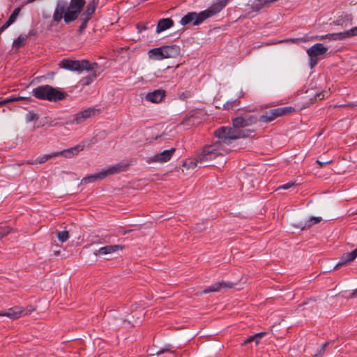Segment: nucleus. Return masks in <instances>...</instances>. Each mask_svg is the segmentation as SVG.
Returning a JSON list of instances; mask_svg holds the SVG:
<instances>
[{
  "label": "nucleus",
  "mask_w": 357,
  "mask_h": 357,
  "mask_svg": "<svg viewBox=\"0 0 357 357\" xmlns=\"http://www.w3.org/2000/svg\"><path fill=\"white\" fill-rule=\"evenodd\" d=\"M89 20V17H86L84 20V22L82 24V25L80 26V29H83L85 28L86 26V24L87 23Z\"/></svg>",
  "instance_id": "obj_42"
},
{
  "label": "nucleus",
  "mask_w": 357,
  "mask_h": 357,
  "mask_svg": "<svg viewBox=\"0 0 357 357\" xmlns=\"http://www.w3.org/2000/svg\"><path fill=\"white\" fill-rule=\"evenodd\" d=\"M294 111V109L292 107H279L275 108V112H278V116H281L287 114H290Z\"/></svg>",
  "instance_id": "obj_28"
},
{
  "label": "nucleus",
  "mask_w": 357,
  "mask_h": 357,
  "mask_svg": "<svg viewBox=\"0 0 357 357\" xmlns=\"http://www.w3.org/2000/svg\"><path fill=\"white\" fill-rule=\"evenodd\" d=\"M11 231V228L7 226H0V239L7 236Z\"/></svg>",
  "instance_id": "obj_30"
},
{
  "label": "nucleus",
  "mask_w": 357,
  "mask_h": 357,
  "mask_svg": "<svg viewBox=\"0 0 357 357\" xmlns=\"http://www.w3.org/2000/svg\"><path fill=\"white\" fill-rule=\"evenodd\" d=\"M206 165L203 160H199V154L194 158L186 160L183 164V166L187 169H194L196 167L200 168Z\"/></svg>",
  "instance_id": "obj_21"
},
{
  "label": "nucleus",
  "mask_w": 357,
  "mask_h": 357,
  "mask_svg": "<svg viewBox=\"0 0 357 357\" xmlns=\"http://www.w3.org/2000/svg\"><path fill=\"white\" fill-rule=\"evenodd\" d=\"M295 185V183L293 182V181H291V182H289L287 183H285L284 185H282L280 186H279L278 188V190H280V189H282V190H287L293 186Z\"/></svg>",
  "instance_id": "obj_34"
},
{
  "label": "nucleus",
  "mask_w": 357,
  "mask_h": 357,
  "mask_svg": "<svg viewBox=\"0 0 357 357\" xmlns=\"http://www.w3.org/2000/svg\"><path fill=\"white\" fill-rule=\"evenodd\" d=\"M123 247L120 245H110L101 247L95 252L96 256H104L113 254L119 250H122Z\"/></svg>",
  "instance_id": "obj_18"
},
{
  "label": "nucleus",
  "mask_w": 357,
  "mask_h": 357,
  "mask_svg": "<svg viewBox=\"0 0 357 357\" xmlns=\"http://www.w3.org/2000/svg\"><path fill=\"white\" fill-rule=\"evenodd\" d=\"M96 112L95 109L88 108L79 112H77L74 115V121L77 124H80L85 121L87 119L94 115Z\"/></svg>",
  "instance_id": "obj_19"
},
{
  "label": "nucleus",
  "mask_w": 357,
  "mask_h": 357,
  "mask_svg": "<svg viewBox=\"0 0 357 357\" xmlns=\"http://www.w3.org/2000/svg\"><path fill=\"white\" fill-rule=\"evenodd\" d=\"M165 96V90L157 89L152 92L148 93L145 96V99L146 100L153 103H159L163 100Z\"/></svg>",
  "instance_id": "obj_17"
},
{
  "label": "nucleus",
  "mask_w": 357,
  "mask_h": 357,
  "mask_svg": "<svg viewBox=\"0 0 357 357\" xmlns=\"http://www.w3.org/2000/svg\"><path fill=\"white\" fill-rule=\"evenodd\" d=\"M180 47L176 45H165L151 49L148 52V56L151 60L160 61L175 58L180 54Z\"/></svg>",
  "instance_id": "obj_4"
},
{
  "label": "nucleus",
  "mask_w": 357,
  "mask_h": 357,
  "mask_svg": "<svg viewBox=\"0 0 357 357\" xmlns=\"http://www.w3.org/2000/svg\"><path fill=\"white\" fill-rule=\"evenodd\" d=\"M20 12V8H15L11 15L9 17L8 21L4 24V28H8L10 25H11L16 20V17L19 15Z\"/></svg>",
  "instance_id": "obj_26"
},
{
  "label": "nucleus",
  "mask_w": 357,
  "mask_h": 357,
  "mask_svg": "<svg viewBox=\"0 0 357 357\" xmlns=\"http://www.w3.org/2000/svg\"><path fill=\"white\" fill-rule=\"evenodd\" d=\"M84 146L82 144H79L76 146L65 149L61 151L54 152L53 155H56V157L61 156L66 158H72L74 156L77 155L79 152L82 151L84 149Z\"/></svg>",
  "instance_id": "obj_13"
},
{
  "label": "nucleus",
  "mask_w": 357,
  "mask_h": 357,
  "mask_svg": "<svg viewBox=\"0 0 357 357\" xmlns=\"http://www.w3.org/2000/svg\"><path fill=\"white\" fill-rule=\"evenodd\" d=\"M328 48L322 43H316L306 50L310 58L309 64L311 69H313L317 64L319 60L327 53Z\"/></svg>",
  "instance_id": "obj_10"
},
{
  "label": "nucleus",
  "mask_w": 357,
  "mask_h": 357,
  "mask_svg": "<svg viewBox=\"0 0 357 357\" xmlns=\"http://www.w3.org/2000/svg\"><path fill=\"white\" fill-rule=\"evenodd\" d=\"M128 165L116 164L115 165L107 167V169H102L99 172L94 174L85 176L82 179L81 183L86 184L89 183H93L96 181L102 180L108 176L119 174L127 169Z\"/></svg>",
  "instance_id": "obj_7"
},
{
  "label": "nucleus",
  "mask_w": 357,
  "mask_h": 357,
  "mask_svg": "<svg viewBox=\"0 0 357 357\" xmlns=\"http://www.w3.org/2000/svg\"><path fill=\"white\" fill-rule=\"evenodd\" d=\"M315 99H319V100H321L324 98V94H322L321 93H317L315 95Z\"/></svg>",
  "instance_id": "obj_41"
},
{
  "label": "nucleus",
  "mask_w": 357,
  "mask_h": 357,
  "mask_svg": "<svg viewBox=\"0 0 357 357\" xmlns=\"http://www.w3.org/2000/svg\"><path fill=\"white\" fill-rule=\"evenodd\" d=\"M257 339L255 338V335H252L249 337H248L243 343L242 344H246L248 343H250L251 342H256Z\"/></svg>",
  "instance_id": "obj_37"
},
{
  "label": "nucleus",
  "mask_w": 357,
  "mask_h": 357,
  "mask_svg": "<svg viewBox=\"0 0 357 357\" xmlns=\"http://www.w3.org/2000/svg\"><path fill=\"white\" fill-rule=\"evenodd\" d=\"M27 39V36L26 35H20L16 40L13 41V46L14 48L19 49L22 46L24 45L26 40Z\"/></svg>",
  "instance_id": "obj_27"
},
{
  "label": "nucleus",
  "mask_w": 357,
  "mask_h": 357,
  "mask_svg": "<svg viewBox=\"0 0 357 357\" xmlns=\"http://www.w3.org/2000/svg\"><path fill=\"white\" fill-rule=\"evenodd\" d=\"M332 162V160H327V161H321L319 160H317V163H318L320 166V167H324L326 165L330 164Z\"/></svg>",
  "instance_id": "obj_39"
},
{
  "label": "nucleus",
  "mask_w": 357,
  "mask_h": 357,
  "mask_svg": "<svg viewBox=\"0 0 357 357\" xmlns=\"http://www.w3.org/2000/svg\"><path fill=\"white\" fill-rule=\"evenodd\" d=\"M54 157H56V155H53V153L51 154H46L38 157L35 160H29L27 162V163L31 165L43 164L47 161L49 159Z\"/></svg>",
  "instance_id": "obj_25"
},
{
  "label": "nucleus",
  "mask_w": 357,
  "mask_h": 357,
  "mask_svg": "<svg viewBox=\"0 0 357 357\" xmlns=\"http://www.w3.org/2000/svg\"><path fill=\"white\" fill-rule=\"evenodd\" d=\"M233 103L234 104V105H235V106H237V105H238V104H239V101H238L237 100H235L233 102Z\"/></svg>",
  "instance_id": "obj_46"
},
{
  "label": "nucleus",
  "mask_w": 357,
  "mask_h": 357,
  "mask_svg": "<svg viewBox=\"0 0 357 357\" xmlns=\"http://www.w3.org/2000/svg\"><path fill=\"white\" fill-rule=\"evenodd\" d=\"M228 1L229 0H218L213 6L204 11L199 13L194 12L189 13L181 19L180 23L183 26L190 23L193 25L199 24L205 20L219 13L227 5Z\"/></svg>",
  "instance_id": "obj_2"
},
{
  "label": "nucleus",
  "mask_w": 357,
  "mask_h": 357,
  "mask_svg": "<svg viewBox=\"0 0 357 357\" xmlns=\"http://www.w3.org/2000/svg\"><path fill=\"white\" fill-rule=\"evenodd\" d=\"M59 66L71 71L82 72L84 70L94 69L96 67V62H90L87 60L63 59L59 62Z\"/></svg>",
  "instance_id": "obj_8"
},
{
  "label": "nucleus",
  "mask_w": 357,
  "mask_h": 357,
  "mask_svg": "<svg viewBox=\"0 0 357 357\" xmlns=\"http://www.w3.org/2000/svg\"><path fill=\"white\" fill-rule=\"evenodd\" d=\"M299 43V38H290V39H287V40H280V41H275V42H273V43H271L270 44L271 45H275V44H278V43Z\"/></svg>",
  "instance_id": "obj_32"
},
{
  "label": "nucleus",
  "mask_w": 357,
  "mask_h": 357,
  "mask_svg": "<svg viewBox=\"0 0 357 357\" xmlns=\"http://www.w3.org/2000/svg\"><path fill=\"white\" fill-rule=\"evenodd\" d=\"M33 310V309H29L28 312H24V311L21 310V308L18 307H15L8 309L6 312H0V316H5L11 319H19L23 314H27L31 313Z\"/></svg>",
  "instance_id": "obj_16"
},
{
  "label": "nucleus",
  "mask_w": 357,
  "mask_h": 357,
  "mask_svg": "<svg viewBox=\"0 0 357 357\" xmlns=\"http://www.w3.org/2000/svg\"><path fill=\"white\" fill-rule=\"evenodd\" d=\"M174 22L169 18H163L158 21L156 26V33H160L172 27Z\"/></svg>",
  "instance_id": "obj_23"
},
{
  "label": "nucleus",
  "mask_w": 357,
  "mask_h": 357,
  "mask_svg": "<svg viewBox=\"0 0 357 357\" xmlns=\"http://www.w3.org/2000/svg\"><path fill=\"white\" fill-rule=\"evenodd\" d=\"M170 348H171L170 345L166 346L163 349H161L158 350V351H156L155 354L156 355H160V354H163L165 352H169V351H170L172 354H174V351H170Z\"/></svg>",
  "instance_id": "obj_35"
},
{
  "label": "nucleus",
  "mask_w": 357,
  "mask_h": 357,
  "mask_svg": "<svg viewBox=\"0 0 357 357\" xmlns=\"http://www.w3.org/2000/svg\"><path fill=\"white\" fill-rule=\"evenodd\" d=\"M277 117H279L278 114L275 112V109H273L260 116L257 120L262 123H268L273 121Z\"/></svg>",
  "instance_id": "obj_24"
},
{
  "label": "nucleus",
  "mask_w": 357,
  "mask_h": 357,
  "mask_svg": "<svg viewBox=\"0 0 357 357\" xmlns=\"http://www.w3.org/2000/svg\"><path fill=\"white\" fill-rule=\"evenodd\" d=\"M321 217H311L305 222H300L297 224H294V226L296 228L305 229L310 228L312 225L317 224L321 221Z\"/></svg>",
  "instance_id": "obj_22"
},
{
  "label": "nucleus",
  "mask_w": 357,
  "mask_h": 357,
  "mask_svg": "<svg viewBox=\"0 0 357 357\" xmlns=\"http://www.w3.org/2000/svg\"><path fill=\"white\" fill-rule=\"evenodd\" d=\"M257 121V118L252 115H245L243 116H238L232 120V126L235 129L239 131L246 132V137L250 136L254 130L245 128L250 126Z\"/></svg>",
  "instance_id": "obj_9"
},
{
  "label": "nucleus",
  "mask_w": 357,
  "mask_h": 357,
  "mask_svg": "<svg viewBox=\"0 0 357 357\" xmlns=\"http://www.w3.org/2000/svg\"><path fill=\"white\" fill-rule=\"evenodd\" d=\"M214 135L221 143L227 144L229 148L231 141L246 137V132L239 131L232 127H220L214 132Z\"/></svg>",
  "instance_id": "obj_5"
},
{
  "label": "nucleus",
  "mask_w": 357,
  "mask_h": 357,
  "mask_svg": "<svg viewBox=\"0 0 357 357\" xmlns=\"http://www.w3.org/2000/svg\"><path fill=\"white\" fill-rule=\"evenodd\" d=\"M230 105H231V102H227L225 105V107H227L228 109H230Z\"/></svg>",
  "instance_id": "obj_44"
},
{
  "label": "nucleus",
  "mask_w": 357,
  "mask_h": 357,
  "mask_svg": "<svg viewBox=\"0 0 357 357\" xmlns=\"http://www.w3.org/2000/svg\"><path fill=\"white\" fill-rule=\"evenodd\" d=\"M6 29V28H4V24H3L1 27H0V33H1L3 30H5Z\"/></svg>",
  "instance_id": "obj_47"
},
{
  "label": "nucleus",
  "mask_w": 357,
  "mask_h": 357,
  "mask_svg": "<svg viewBox=\"0 0 357 357\" xmlns=\"http://www.w3.org/2000/svg\"><path fill=\"white\" fill-rule=\"evenodd\" d=\"M32 93L36 98L54 102L61 100L65 97L63 92L50 85L38 86L33 89Z\"/></svg>",
  "instance_id": "obj_6"
},
{
  "label": "nucleus",
  "mask_w": 357,
  "mask_h": 357,
  "mask_svg": "<svg viewBox=\"0 0 357 357\" xmlns=\"http://www.w3.org/2000/svg\"><path fill=\"white\" fill-rule=\"evenodd\" d=\"M176 149L172 148L169 150H165L160 153H157L148 160L149 162L163 163L169 161L174 153Z\"/></svg>",
  "instance_id": "obj_12"
},
{
  "label": "nucleus",
  "mask_w": 357,
  "mask_h": 357,
  "mask_svg": "<svg viewBox=\"0 0 357 357\" xmlns=\"http://www.w3.org/2000/svg\"><path fill=\"white\" fill-rule=\"evenodd\" d=\"M328 343H327V342H326V343H325V344H324L321 346V347L320 350L319 351V353H318L317 354H316V355H315V356H320V355H321V354H323V352L324 351L325 348H326V347L328 345Z\"/></svg>",
  "instance_id": "obj_40"
},
{
  "label": "nucleus",
  "mask_w": 357,
  "mask_h": 357,
  "mask_svg": "<svg viewBox=\"0 0 357 357\" xmlns=\"http://www.w3.org/2000/svg\"><path fill=\"white\" fill-rule=\"evenodd\" d=\"M356 257H357V248L351 252H347V253L344 254L341 257L339 262L334 267V269L338 268L339 267L346 264L347 263L354 261Z\"/></svg>",
  "instance_id": "obj_20"
},
{
  "label": "nucleus",
  "mask_w": 357,
  "mask_h": 357,
  "mask_svg": "<svg viewBox=\"0 0 357 357\" xmlns=\"http://www.w3.org/2000/svg\"><path fill=\"white\" fill-rule=\"evenodd\" d=\"M98 0H92L91 1H90L89 3H90L91 5H92L93 7H96V6L98 5Z\"/></svg>",
  "instance_id": "obj_43"
},
{
  "label": "nucleus",
  "mask_w": 357,
  "mask_h": 357,
  "mask_svg": "<svg viewBox=\"0 0 357 357\" xmlns=\"http://www.w3.org/2000/svg\"><path fill=\"white\" fill-rule=\"evenodd\" d=\"M353 296H357V289L354 291L352 293Z\"/></svg>",
  "instance_id": "obj_45"
},
{
  "label": "nucleus",
  "mask_w": 357,
  "mask_h": 357,
  "mask_svg": "<svg viewBox=\"0 0 357 357\" xmlns=\"http://www.w3.org/2000/svg\"><path fill=\"white\" fill-rule=\"evenodd\" d=\"M95 10H96L95 7H93L90 3H88V5L86 6V13L84 15H86V17H88L89 15H90L94 13Z\"/></svg>",
  "instance_id": "obj_33"
},
{
  "label": "nucleus",
  "mask_w": 357,
  "mask_h": 357,
  "mask_svg": "<svg viewBox=\"0 0 357 357\" xmlns=\"http://www.w3.org/2000/svg\"><path fill=\"white\" fill-rule=\"evenodd\" d=\"M37 119V116L34 113L29 112L26 115V121L27 122H31V121H33L34 119Z\"/></svg>",
  "instance_id": "obj_36"
},
{
  "label": "nucleus",
  "mask_w": 357,
  "mask_h": 357,
  "mask_svg": "<svg viewBox=\"0 0 357 357\" xmlns=\"http://www.w3.org/2000/svg\"><path fill=\"white\" fill-rule=\"evenodd\" d=\"M354 36H357V26L343 32L319 36L318 40H341Z\"/></svg>",
  "instance_id": "obj_11"
},
{
  "label": "nucleus",
  "mask_w": 357,
  "mask_h": 357,
  "mask_svg": "<svg viewBox=\"0 0 357 357\" xmlns=\"http://www.w3.org/2000/svg\"><path fill=\"white\" fill-rule=\"evenodd\" d=\"M319 38V36H304L302 38H299V43H306L308 41H312L314 40H318Z\"/></svg>",
  "instance_id": "obj_31"
},
{
  "label": "nucleus",
  "mask_w": 357,
  "mask_h": 357,
  "mask_svg": "<svg viewBox=\"0 0 357 357\" xmlns=\"http://www.w3.org/2000/svg\"><path fill=\"white\" fill-rule=\"evenodd\" d=\"M57 238L60 242L64 243L69 238L68 231H61L57 232Z\"/></svg>",
  "instance_id": "obj_29"
},
{
  "label": "nucleus",
  "mask_w": 357,
  "mask_h": 357,
  "mask_svg": "<svg viewBox=\"0 0 357 357\" xmlns=\"http://www.w3.org/2000/svg\"><path fill=\"white\" fill-rule=\"evenodd\" d=\"M266 334V333L264 332H261V333H256L255 334V338L257 339L256 340V344H257L259 343V340L264 335Z\"/></svg>",
  "instance_id": "obj_38"
},
{
  "label": "nucleus",
  "mask_w": 357,
  "mask_h": 357,
  "mask_svg": "<svg viewBox=\"0 0 357 357\" xmlns=\"http://www.w3.org/2000/svg\"><path fill=\"white\" fill-rule=\"evenodd\" d=\"M229 148L227 144L221 143L220 141H216L211 144L206 146L199 153V160H203L204 163L208 162L218 156H224L229 153Z\"/></svg>",
  "instance_id": "obj_3"
},
{
  "label": "nucleus",
  "mask_w": 357,
  "mask_h": 357,
  "mask_svg": "<svg viewBox=\"0 0 357 357\" xmlns=\"http://www.w3.org/2000/svg\"><path fill=\"white\" fill-rule=\"evenodd\" d=\"M89 75L86 77H82L80 80V83L82 86L89 85L102 72L101 68L96 63V67L93 70H84Z\"/></svg>",
  "instance_id": "obj_14"
},
{
  "label": "nucleus",
  "mask_w": 357,
  "mask_h": 357,
  "mask_svg": "<svg viewBox=\"0 0 357 357\" xmlns=\"http://www.w3.org/2000/svg\"><path fill=\"white\" fill-rule=\"evenodd\" d=\"M234 287V284L231 282L221 281L216 282L210 287L206 288L203 290L204 294H208L211 292L221 291L222 290H226L227 289L232 288Z\"/></svg>",
  "instance_id": "obj_15"
},
{
  "label": "nucleus",
  "mask_w": 357,
  "mask_h": 357,
  "mask_svg": "<svg viewBox=\"0 0 357 357\" xmlns=\"http://www.w3.org/2000/svg\"><path fill=\"white\" fill-rule=\"evenodd\" d=\"M51 126H56V123H50Z\"/></svg>",
  "instance_id": "obj_48"
},
{
  "label": "nucleus",
  "mask_w": 357,
  "mask_h": 357,
  "mask_svg": "<svg viewBox=\"0 0 357 357\" xmlns=\"http://www.w3.org/2000/svg\"><path fill=\"white\" fill-rule=\"evenodd\" d=\"M84 3V0H70L69 5L65 2L58 3L53 14V21L59 22L63 18L65 22L69 23L75 20Z\"/></svg>",
  "instance_id": "obj_1"
}]
</instances>
